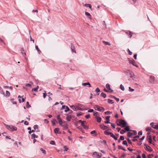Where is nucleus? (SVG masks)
Wrapping results in <instances>:
<instances>
[{
  "instance_id": "ea45409f",
  "label": "nucleus",
  "mask_w": 158,
  "mask_h": 158,
  "mask_svg": "<svg viewBox=\"0 0 158 158\" xmlns=\"http://www.w3.org/2000/svg\"><path fill=\"white\" fill-rule=\"evenodd\" d=\"M112 113V112H110V111H108L105 112V114L109 115V114H110Z\"/></svg>"
},
{
  "instance_id": "9b49d317",
  "label": "nucleus",
  "mask_w": 158,
  "mask_h": 158,
  "mask_svg": "<svg viewBox=\"0 0 158 158\" xmlns=\"http://www.w3.org/2000/svg\"><path fill=\"white\" fill-rule=\"evenodd\" d=\"M72 109L74 111H77L78 110H82L83 109L81 107L78 106L72 108Z\"/></svg>"
},
{
  "instance_id": "3c124183",
  "label": "nucleus",
  "mask_w": 158,
  "mask_h": 158,
  "mask_svg": "<svg viewBox=\"0 0 158 158\" xmlns=\"http://www.w3.org/2000/svg\"><path fill=\"white\" fill-rule=\"evenodd\" d=\"M154 156V155L153 154H149L148 156V158H151L152 157H153Z\"/></svg>"
},
{
  "instance_id": "423d86ee",
  "label": "nucleus",
  "mask_w": 158,
  "mask_h": 158,
  "mask_svg": "<svg viewBox=\"0 0 158 158\" xmlns=\"http://www.w3.org/2000/svg\"><path fill=\"white\" fill-rule=\"evenodd\" d=\"M144 145L145 146L144 148L146 151L149 152H152L153 151L152 149L150 146L145 143L144 144Z\"/></svg>"
},
{
  "instance_id": "79ce46f5",
  "label": "nucleus",
  "mask_w": 158,
  "mask_h": 158,
  "mask_svg": "<svg viewBox=\"0 0 158 158\" xmlns=\"http://www.w3.org/2000/svg\"><path fill=\"white\" fill-rule=\"evenodd\" d=\"M64 152L67 151L69 149V148L67 147L66 146H64Z\"/></svg>"
},
{
  "instance_id": "72a5a7b5",
  "label": "nucleus",
  "mask_w": 158,
  "mask_h": 158,
  "mask_svg": "<svg viewBox=\"0 0 158 158\" xmlns=\"http://www.w3.org/2000/svg\"><path fill=\"white\" fill-rule=\"evenodd\" d=\"M40 150L43 153L45 154L46 153V151L43 148H41L40 149Z\"/></svg>"
},
{
  "instance_id": "774afa93",
  "label": "nucleus",
  "mask_w": 158,
  "mask_h": 158,
  "mask_svg": "<svg viewBox=\"0 0 158 158\" xmlns=\"http://www.w3.org/2000/svg\"><path fill=\"white\" fill-rule=\"evenodd\" d=\"M142 156L143 158H146V155L145 154L143 153L142 155Z\"/></svg>"
},
{
  "instance_id": "6e6d98bb",
  "label": "nucleus",
  "mask_w": 158,
  "mask_h": 158,
  "mask_svg": "<svg viewBox=\"0 0 158 158\" xmlns=\"http://www.w3.org/2000/svg\"><path fill=\"white\" fill-rule=\"evenodd\" d=\"M82 115V113H81V112H80L79 113H77V117H79L80 116H81Z\"/></svg>"
},
{
  "instance_id": "39448f33",
  "label": "nucleus",
  "mask_w": 158,
  "mask_h": 158,
  "mask_svg": "<svg viewBox=\"0 0 158 158\" xmlns=\"http://www.w3.org/2000/svg\"><path fill=\"white\" fill-rule=\"evenodd\" d=\"M119 123L121 124L122 127H124L127 125V123L123 119L119 121Z\"/></svg>"
},
{
  "instance_id": "c03bdc74",
  "label": "nucleus",
  "mask_w": 158,
  "mask_h": 158,
  "mask_svg": "<svg viewBox=\"0 0 158 158\" xmlns=\"http://www.w3.org/2000/svg\"><path fill=\"white\" fill-rule=\"evenodd\" d=\"M120 89L122 90L123 91H124V90L125 89H124V86L122 84H121L120 85Z\"/></svg>"
},
{
  "instance_id": "2eb2a0df",
  "label": "nucleus",
  "mask_w": 158,
  "mask_h": 158,
  "mask_svg": "<svg viewBox=\"0 0 158 158\" xmlns=\"http://www.w3.org/2000/svg\"><path fill=\"white\" fill-rule=\"evenodd\" d=\"M82 85L83 86H86V85H88V87H91V86L89 82H85L82 84Z\"/></svg>"
},
{
  "instance_id": "473e14b6",
  "label": "nucleus",
  "mask_w": 158,
  "mask_h": 158,
  "mask_svg": "<svg viewBox=\"0 0 158 158\" xmlns=\"http://www.w3.org/2000/svg\"><path fill=\"white\" fill-rule=\"evenodd\" d=\"M122 144L124 145H126L127 146H128V145L127 143V142L126 140H123Z\"/></svg>"
},
{
  "instance_id": "58836bf2",
  "label": "nucleus",
  "mask_w": 158,
  "mask_h": 158,
  "mask_svg": "<svg viewBox=\"0 0 158 158\" xmlns=\"http://www.w3.org/2000/svg\"><path fill=\"white\" fill-rule=\"evenodd\" d=\"M26 106L28 108H29L31 107V105L29 104V102H26Z\"/></svg>"
},
{
  "instance_id": "5fc2aeb1",
  "label": "nucleus",
  "mask_w": 158,
  "mask_h": 158,
  "mask_svg": "<svg viewBox=\"0 0 158 158\" xmlns=\"http://www.w3.org/2000/svg\"><path fill=\"white\" fill-rule=\"evenodd\" d=\"M132 4H134L137 1V0H130Z\"/></svg>"
},
{
  "instance_id": "f3484780",
  "label": "nucleus",
  "mask_w": 158,
  "mask_h": 158,
  "mask_svg": "<svg viewBox=\"0 0 158 158\" xmlns=\"http://www.w3.org/2000/svg\"><path fill=\"white\" fill-rule=\"evenodd\" d=\"M66 120L68 121H70L71 120V119L72 118V117L70 115H68L66 117Z\"/></svg>"
},
{
  "instance_id": "9d476101",
  "label": "nucleus",
  "mask_w": 158,
  "mask_h": 158,
  "mask_svg": "<svg viewBox=\"0 0 158 158\" xmlns=\"http://www.w3.org/2000/svg\"><path fill=\"white\" fill-rule=\"evenodd\" d=\"M150 125L153 128L158 129V124L156 125H154V123L153 122H152L150 123Z\"/></svg>"
},
{
  "instance_id": "e2e57ef3",
  "label": "nucleus",
  "mask_w": 158,
  "mask_h": 158,
  "mask_svg": "<svg viewBox=\"0 0 158 158\" xmlns=\"http://www.w3.org/2000/svg\"><path fill=\"white\" fill-rule=\"evenodd\" d=\"M129 90L130 92H133L134 90V89H131V87H129Z\"/></svg>"
},
{
  "instance_id": "4d7b16f0",
  "label": "nucleus",
  "mask_w": 158,
  "mask_h": 158,
  "mask_svg": "<svg viewBox=\"0 0 158 158\" xmlns=\"http://www.w3.org/2000/svg\"><path fill=\"white\" fill-rule=\"evenodd\" d=\"M95 92L97 93L100 92V90L98 88H97L96 89Z\"/></svg>"
},
{
  "instance_id": "7ed1b4c3",
  "label": "nucleus",
  "mask_w": 158,
  "mask_h": 158,
  "mask_svg": "<svg viewBox=\"0 0 158 158\" xmlns=\"http://www.w3.org/2000/svg\"><path fill=\"white\" fill-rule=\"evenodd\" d=\"M94 108L95 110H97L100 112H103L105 110L104 107L99 106L97 105H95L94 107Z\"/></svg>"
},
{
  "instance_id": "603ef678",
  "label": "nucleus",
  "mask_w": 158,
  "mask_h": 158,
  "mask_svg": "<svg viewBox=\"0 0 158 158\" xmlns=\"http://www.w3.org/2000/svg\"><path fill=\"white\" fill-rule=\"evenodd\" d=\"M58 123H59V124L61 126L62 125V123H63V122H62V120H59L58 121Z\"/></svg>"
},
{
  "instance_id": "c756f323",
  "label": "nucleus",
  "mask_w": 158,
  "mask_h": 158,
  "mask_svg": "<svg viewBox=\"0 0 158 158\" xmlns=\"http://www.w3.org/2000/svg\"><path fill=\"white\" fill-rule=\"evenodd\" d=\"M101 96L104 98H105L106 97V95L104 93H102L101 94Z\"/></svg>"
},
{
  "instance_id": "aec40b11",
  "label": "nucleus",
  "mask_w": 158,
  "mask_h": 158,
  "mask_svg": "<svg viewBox=\"0 0 158 158\" xmlns=\"http://www.w3.org/2000/svg\"><path fill=\"white\" fill-rule=\"evenodd\" d=\"M108 102L109 104H112L114 103V102L112 100L110 99H108Z\"/></svg>"
},
{
  "instance_id": "a211bd4d",
  "label": "nucleus",
  "mask_w": 158,
  "mask_h": 158,
  "mask_svg": "<svg viewBox=\"0 0 158 158\" xmlns=\"http://www.w3.org/2000/svg\"><path fill=\"white\" fill-rule=\"evenodd\" d=\"M96 118L97 119V122H98L99 123L101 122L102 120V118L100 117L96 116Z\"/></svg>"
},
{
  "instance_id": "a19ab883",
  "label": "nucleus",
  "mask_w": 158,
  "mask_h": 158,
  "mask_svg": "<svg viewBox=\"0 0 158 158\" xmlns=\"http://www.w3.org/2000/svg\"><path fill=\"white\" fill-rule=\"evenodd\" d=\"M106 87L108 90L109 89H110V85L108 83L106 84Z\"/></svg>"
},
{
  "instance_id": "8fccbe9b",
  "label": "nucleus",
  "mask_w": 158,
  "mask_h": 158,
  "mask_svg": "<svg viewBox=\"0 0 158 158\" xmlns=\"http://www.w3.org/2000/svg\"><path fill=\"white\" fill-rule=\"evenodd\" d=\"M56 121V119H53V120L52 121V122L53 125H55V122Z\"/></svg>"
},
{
  "instance_id": "dca6fc26",
  "label": "nucleus",
  "mask_w": 158,
  "mask_h": 158,
  "mask_svg": "<svg viewBox=\"0 0 158 158\" xmlns=\"http://www.w3.org/2000/svg\"><path fill=\"white\" fill-rule=\"evenodd\" d=\"M20 51H21V53L23 55L25 56H26V53L25 52H24V49L23 48H22L21 49Z\"/></svg>"
},
{
  "instance_id": "09e8293b",
  "label": "nucleus",
  "mask_w": 158,
  "mask_h": 158,
  "mask_svg": "<svg viewBox=\"0 0 158 158\" xmlns=\"http://www.w3.org/2000/svg\"><path fill=\"white\" fill-rule=\"evenodd\" d=\"M103 43L106 45H110V44L108 42L103 41Z\"/></svg>"
},
{
  "instance_id": "a18cd8bd",
  "label": "nucleus",
  "mask_w": 158,
  "mask_h": 158,
  "mask_svg": "<svg viewBox=\"0 0 158 158\" xmlns=\"http://www.w3.org/2000/svg\"><path fill=\"white\" fill-rule=\"evenodd\" d=\"M50 144H51L52 145H55V144H56L55 141L53 140H51L50 141Z\"/></svg>"
},
{
  "instance_id": "412c9836",
  "label": "nucleus",
  "mask_w": 158,
  "mask_h": 158,
  "mask_svg": "<svg viewBox=\"0 0 158 158\" xmlns=\"http://www.w3.org/2000/svg\"><path fill=\"white\" fill-rule=\"evenodd\" d=\"M84 6L86 7H89V8L91 9L92 8L91 5L89 4H85L84 5Z\"/></svg>"
},
{
  "instance_id": "e433bc0d",
  "label": "nucleus",
  "mask_w": 158,
  "mask_h": 158,
  "mask_svg": "<svg viewBox=\"0 0 158 158\" xmlns=\"http://www.w3.org/2000/svg\"><path fill=\"white\" fill-rule=\"evenodd\" d=\"M10 95V93L8 91H6V95L5 96L9 97Z\"/></svg>"
},
{
  "instance_id": "864d4df0",
  "label": "nucleus",
  "mask_w": 158,
  "mask_h": 158,
  "mask_svg": "<svg viewBox=\"0 0 158 158\" xmlns=\"http://www.w3.org/2000/svg\"><path fill=\"white\" fill-rule=\"evenodd\" d=\"M110 116H108L106 117V120L107 121H110Z\"/></svg>"
},
{
  "instance_id": "393cba45",
  "label": "nucleus",
  "mask_w": 158,
  "mask_h": 158,
  "mask_svg": "<svg viewBox=\"0 0 158 158\" xmlns=\"http://www.w3.org/2000/svg\"><path fill=\"white\" fill-rule=\"evenodd\" d=\"M35 48L36 49L37 51L38 52V53L39 54H40L41 53V51L39 49L38 46L37 45H35Z\"/></svg>"
},
{
  "instance_id": "7c9ffc66",
  "label": "nucleus",
  "mask_w": 158,
  "mask_h": 158,
  "mask_svg": "<svg viewBox=\"0 0 158 158\" xmlns=\"http://www.w3.org/2000/svg\"><path fill=\"white\" fill-rule=\"evenodd\" d=\"M38 126L37 125H34L33 127V128L34 129V130H36V129H37L38 130L36 131V132H39V131L38 130Z\"/></svg>"
},
{
  "instance_id": "680f3d73",
  "label": "nucleus",
  "mask_w": 158,
  "mask_h": 158,
  "mask_svg": "<svg viewBox=\"0 0 158 158\" xmlns=\"http://www.w3.org/2000/svg\"><path fill=\"white\" fill-rule=\"evenodd\" d=\"M119 139L120 140H124V136H120Z\"/></svg>"
},
{
  "instance_id": "f03ea898",
  "label": "nucleus",
  "mask_w": 158,
  "mask_h": 158,
  "mask_svg": "<svg viewBox=\"0 0 158 158\" xmlns=\"http://www.w3.org/2000/svg\"><path fill=\"white\" fill-rule=\"evenodd\" d=\"M104 133L106 135H110L111 137L114 138L115 140H116L117 139V137L115 136L112 133L108 132L107 131H105Z\"/></svg>"
},
{
  "instance_id": "c9c22d12",
  "label": "nucleus",
  "mask_w": 158,
  "mask_h": 158,
  "mask_svg": "<svg viewBox=\"0 0 158 158\" xmlns=\"http://www.w3.org/2000/svg\"><path fill=\"white\" fill-rule=\"evenodd\" d=\"M124 129L125 130L127 131H130V128L128 126H127L125 127Z\"/></svg>"
},
{
  "instance_id": "49530a36",
  "label": "nucleus",
  "mask_w": 158,
  "mask_h": 158,
  "mask_svg": "<svg viewBox=\"0 0 158 158\" xmlns=\"http://www.w3.org/2000/svg\"><path fill=\"white\" fill-rule=\"evenodd\" d=\"M47 96V93L45 91L43 93V97L44 98H45Z\"/></svg>"
},
{
  "instance_id": "338daca9",
  "label": "nucleus",
  "mask_w": 158,
  "mask_h": 158,
  "mask_svg": "<svg viewBox=\"0 0 158 158\" xmlns=\"http://www.w3.org/2000/svg\"><path fill=\"white\" fill-rule=\"evenodd\" d=\"M90 117V114H88L85 116V117L86 118H89Z\"/></svg>"
},
{
  "instance_id": "f704fd0d",
  "label": "nucleus",
  "mask_w": 158,
  "mask_h": 158,
  "mask_svg": "<svg viewBox=\"0 0 158 158\" xmlns=\"http://www.w3.org/2000/svg\"><path fill=\"white\" fill-rule=\"evenodd\" d=\"M11 102L14 104H16V102L14 101V98H11L10 100Z\"/></svg>"
},
{
  "instance_id": "4468645a",
  "label": "nucleus",
  "mask_w": 158,
  "mask_h": 158,
  "mask_svg": "<svg viewBox=\"0 0 158 158\" xmlns=\"http://www.w3.org/2000/svg\"><path fill=\"white\" fill-rule=\"evenodd\" d=\"M59 128H55L54 130V131L55 133V134H57L59 133L60 134V132H59Z\"/></svg>"
},
{
  "instance_id": "0e129e2a",
  "label": "nucleus",
  "mask_w": 158,
  "mask_h": 158,
  "mask_svg": "<svg viewBox=\"0 0 158 158\" xmlns=\"http://www.w3.org/2000/svg\"><path fill=\"white\" fill-rule=\"evenodd\" d=\"M125 133V131L123 129H122V130H121V131L120 132V133L121 134H123Z\"/></svg>"
},
{
  "instance_id": "1a4fd4ad",
  "label": "nucleus",
  "mask_w": 158,
  "mask_h": 158,
  "mask_svg": "<svg viewBox=\"0 0 158 158\" xmlns=\"http://www.w3.org/2000/svg\"><path fill=\"white\" fill-rule=\"evenodd\" d=\"M65 109L64 111L65 112H67L69 110V107L65 105H63L62 106V107L61 108V110H63Z\"/></svg>"
},
{
  "instance_id": "5701e85b",
  "label": "nucleus",
  "mask_w": 158,
  "mask_h": 158,
  "mask_svg": "<svg viewBox=\"0 0 158 158\" xmlns=\"http://www.w3.org/2000/svg\"><path fill=\"white\" fill-rule=\"evenodd\" d=\"M148 141H149V143H152V139L151 136V135H149L148 137Z\"/></svg>"
},
{
  "instance_id": "4be33fe9",
  "label": "nucleus",
  "mask_w": 158,
  "mask_h": 158,
  "mask_svg": "<svg viewBox=\"0 0 158 158\" xmlns=\"http://www.w3.org/2000/svg\"><path fill=\"white\" fill-rule=\"evenodd\" d=\"M61 126L63 127L64 129H67L68 128V125L66 124H62Z\"/></svg>"
},
{
  "instance_id": "4c0bfd02",
  "label": "nucleus",
  "mask_w": 158,
  "mask_h": 158,
  "mask_svg": "<svg viewBox=\"0 0 158 158\" xmlns=\"http://www.w3.org/2000/svg\"><path fill=\"white\" fill-rule=\"evenodd\" d=\"M39 86L38 85L36 87L32 89V91H37L38 89L39 88Z\"/></svg>"
},
{
  "instance_id": "2f4dec72",
  "label": "nucleus",
  "mask_w": 158,
  "mask_h": 158,
  "mask_svg": "<svg viewBox=\"0 0 158 158\" xmlns=\"http://www.w3.org/2000/svg\"><path fill=\"white\" fill-rule=\"evenodd\" d=\"M133 135V134L132 133L130 132H128L127 133V136L128 137H130Z\"/></svg>"
},
{
  "instance_id": "37998d69",
  "label": "nucleus",
  "mask_w": 158,
  "mask_h": 158,
  "mask_svg": "<svg viewBox=\"0 0 158 158\" xmlns=\"http://www.w3.org/2000/svg\"><path fill=\"white\" fill-rule=\"evenodd\" d=\"M77 128L81 130L82 132H84L83 129L80 126L77 127Z\"/></svg>"
},
{
  "instance_id": "f257e3e1",
  "label": "nucleus",
  "mask_w": 158,
  "mask_h": 158,
  "mask_svg": "<svg viewBox=\"0 0 158 158\" xmlns=\"http://www.w3.org/2000/svg\"><path fill=\"white\" fill-rule=\"evenodd\" d=\"M3 124L6 127L9 131H16L17 130V127L15 126H9L4 123Z\"/></svg>"
},
{
  "instance_id": "69168bd1",
  "label": "nucleus",
  "mask_w": 158,
  "mask_h": 158,
  "mask_svg": "<svg viewBox=\"0 0 158 158\" xmlns=\"http://www.w3.org/2000/svg\"><path fill=\"white\" fill-rule=\"evenodd\" d=\"M127 52L129 55H131L132 53V52H131L129 49H127Z\"/></svg>"
},
{
  "instance_id": "f8f14e48",
  "label": "nucleus",
  "mask_w": 158,
  "mask_h": 158,
  "mask_svg": "<svg viewBox=\"0 0 158 158\" xmlns=\"http://www.w3.org/2000/svg\"><path fill=\"white\" fill-rule=\"evenodd\" d=\"M71 49L72 52H76L75 48L74 46L72 43L71 44Z\"/></svg>"
},
{
  "instance_id": "13d9d810",
  "label": "nucleus",
  "mask_w": 158,
  "mask_h": 158,
  "mask_svg": "<svg viewBox=\"0 0 158 158\" xmlns=\"http://www.w3.org/2000/svg\"><path fill=\"white\" fill-rule=\"evenodd\" d=\"M21 97V96L20 95H19L18 96V98L19 99V101L20 103H21V99H20Z\"/></svg>"
},
{
  "instance_id": "b1692460",
  "label": "nucleus",
  "mask_w": 158,
  "mask_h": 158,
  "mask_svg": "<svg viewBox=\"0 0 158 158\" xmlns=\"http://www.w3.org/2000/svg\"><path fill=\"white\" fill-rule=\"evenodd\" d=\"M38 136L35 134H32L31 135V139H33V138H37Z\"/></svg>"
},
{
  "instance_id": "c85d7f7f",
  "label": "nucleus",
  "mask_w": 158,
  "mask_h": 158,
  "mask_svg": "<svg viewBox=\"0 0 158 158\" xmlns=\"http://www.w3.org/2000/svg\"><path fill=\"white\" fill-rule=\"evenodd\" d=\"M0 93L1 94L4 95V96H5V95L4 92H3V90L1 86H0Z\"/></svg>"
},
{
  "instance_id": "bf43d9fd",
  "label": "nucleus",
  "mask_w": 158,
  "mask_h": 158,
  "mask_svg": "<svg viewBox=\"0 0 158 158\" xmlns=\"http://www.w3.org/2000/svg\"><path fill=\"white\" fill-rule=\"evenodd\" d=\"M57 118L58 121L61 120V119L60 118V115H57Z\"/></svg>"
},
{
  "instance_id": "ddd939ff",
  "label": "nucleus",
  "mask_w": 158,
  "mask_h": 158,
  "mask_svg": "<svg viewBox=\"0 0 158 158\" xmlns=\"http://www.w3.org/2000/svg\"><path fill=\"white\" fill-rule=\"evenodd\" d=\"M100 128L103 129V130H105V129H106L107 128H108V127L104 125L103 124H100Z\"/></svg>"
},
{
  "instance_id": "cd10ccee",
  "label": "nucleus",
  "mask_w": 158,
  "mask_h": 158,
  "mask_svg": "<svg viewBox=\"0 0 158 158\" xmlns=\"http://www.w3.org/2000/svg\"><path fill=\"white\" fill-rule=\"evenodd\" d=\"M139 135H137L134 137L133 139H132V140L133 141H135L137 140V138H139Z\"/></svg>"
},
{
  "instance_id": "a878e982",
  "label": "nucleus",
  "mask_w": 158,
  "mask_h": 158,
  "mask_svg": "<svg viewBox=\"0 0 158 158\" xmlns=\"http://www.w3.org/2000/svg\"><path fill=\"white\" fill-rule=\"evenodd\" d=\"M146 131H149L151 132H152V129L151 127H148L146 129Z\"/></svg>"
},
{
  "instance_id": "20e7f679",
  "label": "nucleus",
  "mask_w": 158,
  "mask_h": 158,
  "mask_svg": "<svg viewBox=\"0 0 158 158\" xmlns=\"http://www.w3.org/2000/svg\"><path fill=\"white\" fill-rule=\"evenodd\" d=\"M102 154L101 153L95 152H93L92 156L94 157L100 158L102 156Z\"/></svg>"
},
{
  "instance_id": "052dcab7",
  "label": "nucleus",
  "mask_w": 158,
  "mask_h": 158,
  "mask_svg": "<svg viewBox=\"0 0 158 158\" xmlns=\"http://www.w3.org/2000/svg\"><path fill=\"white\" fill-rule=\"evenodd\" d=\"M127 141L128 142V143H129L130 144H132V142L131 141V140L129 138H128L127 139Z\"/></svg>"
},
{
  "instance_id": "de8ad7c7",
  "label": "nucleus",
  "mask_w": 158,
  "mask_h": 158,
  "mask_svg": "<svg viewBox=\"0 0 158 158\" xmlns=\"http://www.w3.org/2000/svg\"><path fill=\"white\" fill-rule=\"evenodd\" d=\"M100 142L102 143H103L105 145H106V142L105 140L101 141Z\"/></svg>"
},
{
  "instance_id": "bb28decb",
  "label": "nucleus",
  "mask_w": 158,
  "mask_h": 158,
  "mask_svg": "<svg viewBox=\"0 0 158 158\" xmlns=\"http://www.w3.org/2000/svg\"><path fill=\"white\" fill-rule=\"evenodd\" d=\"M85 14L86 16H88L89 18L90 19L91 18V16L89 12H85Z\"/></svg>"
},
{
  "instance_id": "0eeeda50",
  "label": "nucleus",
  "mask_w": 158,
  "mask_h": 158,
  "mask_svg": "<svg viewBox=\"0 0 158 158\" xmlns=\"http://www.w3.org/2000/svg\"><path fill=\"white\" fill-rule=\"evenodd\" d=\"M129 62L130 64H132L134 66H135L137 68L139 67V66L136 64L135 60L133 59L132 60H130L129 59Z\"/></svg>"
},
{
  "instance_id": "6ab92c4d",
  "label": "nucleus",
  "mask_w": 158,
  "mask_h": 158,
  "mask_svg": "<svg viewBox=\"0 0 158 158\" xmlns=\"http://www.w3.org/2000/svg\"><path fill=\"white\" fill-rule=\"evenodd\" d=\"M150 82L153 83L155 77L153 76H150Z\"/></svg>"
},
{
  "instance_id": "6e6552de",
  "label": "nucleus",
  "mask_w": 158,
  "mask_h": 158,
  "mask_svg": "<svg viewBox=\"0 0 158 158\" xmlns=\"http://www.w3.org/2000/svg\"><path fill=\"white\" fill-rule=\"evenodd\" d=\"M127 75L129 76L131 78H133V72L130 70H127L126 72Z\"/></svg>"
}]
</instances>
